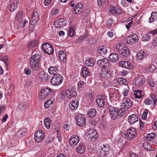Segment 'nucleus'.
<instances>
[{
    "mask_svg": "<svg viewBox=\"0 0 157 157\" xmlns=\"http://www.w3.org/2000/svg\"><path fill=\"white\" fill-rule=\"evenodd\" d=\"M148 113V111L147 109H145L144 110V113L142 115V119H143L145 120L146 119Z\"/></svg>",
    "mask_w": 157,
    "mask_h": 157,
    "instance_id": "nucleus-55",
    "label": "nucleus"
},
{
    "mask_svg": "<svg viewBox=\"0 0 157 157\" xmlns=\"http://www.w3.org/2000/svg\"><path fill=\"white\" fill-rule=\"evenodd\" d=\"M75 33V31L74 29V26L71 25L69 28L68 35L70 37H71L73 36Z\"/></svg>",
    "mask_w": 157,
    "mask_h": 157,
    "instance_id": "nucleus-41",
    "label": "nucleus"
},
{
    "mask_svg": "<svg viewBox=\"0 0 157 157\" xmlns=\"http://www.w3.org/2000/svg\"><path fill=\"white\" fill-rule=\"evenodd\" d=\"M123 47H124V46H122L121 44L120 43L118 44L117 45L116 47L119 53L123 49Z\"/></svg>",
    "mask_w": 157,
    "mask_h": 157,
    "instance_id": "nucleus-50",
    "label": "nucleus"
},
{
    "mask_svg": "<svg viewBox=\"0 0 157 157\" xmlns=\"http://www.w3.org/2000/svg\"><path fill=\"white\" fill-rule=\"evenodd\" d=\"M100 75L105 79L110 78L111 77V72L108 69H102L100 73Z\"/></svg>",
    "mask_w": 157,
    "mask_h": 157,
    "instance_id": "nucleus-13",
    "label": "nucleus"
},
{
    "mask_svg": "<svg viewBox=\"0 0 157 157\" xmlns=\"http://www.w3.org/2000/svg\"><path fill=\"white\" fill-rule=\"evenodd\" d=\"M97 137V132L95 130L91 129L88 131V137L90 140L92 142H94Z\"/></svg>",
    "mask_w": 157,
    "mask_h": 157,
    "instance_id": "nucleus-8",
    "label": "nucleus"
},
{
    "mask_svg": "<svg viewBox=\"0 0 157 157\" xmlns=\"http://www.w3.org/2000/svg\"><path fill=\"white\" fill-rule=\"evenodd\" d=\"M37 44V41L34 40L29 43L28 45V48L30 49L35 48H36Z\"/></svg>",
    "mask_w": 157,
    "mask_h": 157,
    "instance_id": "nucleus-40",
    "label": "nucleus"
},
{
    "mask_svg": "<svg viewBox=\"0 0 157 157\" xmlns=\"http://www.w3.org/2000/svg\"><path fill=\"white\" fill-rule=\"evenodd\" d=\"M42 49L44 53L50 55L53 53L54 52L53 46L48 42H45L43 44Z\"/></svg>",
    "mask_w": 157,
    "mask_h": 157,
    "instance_id": "nucleus-4",
    "label": "nucleus"
},
{
    "mask_svg": "<svg viewBox=\"0 0 157 157\" xmlns=\"http://www.w3.org/2000/svg\"><path fill=\"white\" fill-rule=\"evenodd\" d=\"M44 123L47 128L49 129L50 128V125L51 124V121L49 117H47L45 118Z\"/></svg>",
    "mask_w": 157,
    "mask_h": 157,
    "instance_id": "nucleus-37",
    "label": "nucleus"
},
{
    "mask_svg": "<svg viewBox=\"0 0 157 157\" xmlns=\"http://www.w3.org/2000/svg\"><path fill=\"white\" fill-rule=\"evenodd\" d=\"M83 5L81 3L78 4L75 6L74 10V13L79 14L82 12L83 10Z\"/></svg>",
    "mask_w": 157,
    "mask_h": 157,
    "instance_id": "nucleus-24",
    "label": "nucleus"
},
{
    "mask_svg": "<svg viewBox=\"0 0 157 157\" xmlns=\"http://www.w3.org/2000/svg\"><path fill=\"white\" fill-rule=\"evenodd\" d=\"M59 58L63 63L66 62L67 61L66 55H65V56L61 55V56H59Z\"/></svg>",
    "mask_w": 157,
    "mask_h": 157,
    "instance_id": "nucleus-57",
    "label": "nucleus"
},
{
    "mask_svg": "<svg viewBox=\"0 0 157 157\" xmlns=\"http://www.w3.org/2000/svg\"><path fill=\"white\" fill-rule=\"evenodd\" d=\"M78 102L77 100L72 101L70 102L69 105L70 108L72 110H75L78 107Z\"/></svg>",
    "mask_w": 157,
    "mask_h": 157,
    "instance_id": "nucleus-29",
    "label": "nucleus"
},
{
    "mask_svg": "<svg viewBox=\"0 0 157 157\" xmlns=\"http://www.w3.org/2000/svg\"><path fill=\"white\" fill-rule=\"evenodd\" d=\"M78 137L76 135L72 136L69 139L68 143L71 146H75L79 142Z\"/></svg>",
    "mask_w": 157,
    "mask_h": 157,
    "instance_id": "nucleus-12",
    "label": "nucleus"
},
{
    "mask_svg": "<svg viewBox=\"0 0 157 157\" xmlns=\"http://www.w3.org/2000/svg\"><path fill=\"white\" fill-rule=\"evenodd\" d=\"M138 40L137 36L134 33L131 34L127 37V42L128 44L132 45L137 42Z\"/></svg>",
    "mask_w": 157,
    "mask_h": 157,
    "instance_id": "nucleus-6",
    "label": "nucleus"
},
{
    "mask_svg": "<svg viewBox=\"0 0 157 157\" xmlns=\"http://www.w3.org/2000/svg\"><path fill=\"white\" fill-rule=\"evenodd\" d=\"M119 65L121 67H126L127 68L129 69H132L133 67V66L131 65L130 63L127 61H121L119 63Z\"/></svg>",
    "mask_w": 157,
    "mask_h": 157,
    "instance_id": "nucleus-23",
    "label": "nucleus"
},
{
    "mask_svg": "<svg viewBox=\"0 0 157 157\" xmlns=\"http://www.w3.org/2000/svg\"><path fill=\"white\" fill-rule=\"evenodd\" d=\"M88 33H86L82 36H80V39L82 40L86 39V38L88 36Z\"/></svg>",
    "mask_w": 157,
    "mask_h": 157,
    "instance_id": "nucleus-61",
    "label": "nucleus"
},
{
    "mask_svg": "<svg viewBox=\"0 0 157 157\" xmlns=\"http://www.w3.org/2000/svg\"><path fill=\"white\" fill-rule=\"evenodd\" d=\"M59 10L56 8H52L51 10V13L52 15H55L58 13Z\"/></svg>",
    "mask_w": 157,
    "mask_h": 157,
    "instance_id": "nucleus-54",
    "label": "nucleus"
},
{
    "mask_svg": "<svg viewBox=\"0 0 157 157\" xmlns=\"http://www.w3.org/2000/svg\"><path fill=\"white\" fill-rule=\"evenodd\" d=\"M86 41L87 43H89V44L91 45H93L96 43L95 39L93 38H90L89 39H86Z\"/></svg>",
    "mask_w": 157,
    "mask_h": 157,
    "instance_id": "nucleus-42",
    "label": "nucleus"
},
{
    "mask_svg": "<svg viewBox=\"0 0 157 157\" xmlns=\"http://www.w3.org/2000/svg\"><path fill=\"white\" fill-rule=\"evenodd\" d=\"M152 100L148 98L146 99L144 101V103L146 105H149L152 103Z\"/></svg>",
    "mask_w": 157,
    "mask_h": 157,
    "instance_id": "nucleus-58",
    "label": "nucleus"
},
{
    "mask_svg": "<svg viewBox=\"0 0 157 157\" xmlns=\"http://www.w3.org/2000/svg\"><path fill=\"white\" fill-rule=\"evenodd\" d=\"M95 63L94 60L92 58H87L85 62L86 65L89 67L93 66Z\"/></svg>",
    "mask_w": 157,
    "mask_h": 157,
    "instance_id": "nucleus-31",
    "label": "nucleus"
},
{
    "mask_svg": "<svg viewBox=\"0 0 157 157\" xmlns=\"http://www.w3.org/2000/svg\"><path fill=\"white\" fill-rule=\"evenodd\" d=\"M67 23V21L64 19H60L58 20L56 23H55V27L58 28L63 27L66 25Z\"/></svg>",
    "mask_w": 157,
    "mask_h": 157,
    "instance_id": "nucleus-18",
    "label": "nucleus"
},
{
    "mask_svg": "<svg viewBox=\"0 0 157 157\" xmlns=\"http://www.w3.org/2000/svg\"><path fill=\"white\" fill-rule=\"evenodd\" d=\"M109 59L113 63L116 62L118 60V55L115 53H113L109 55Z\"/></svg>",
    "mask_w": 157,
    "mask_h": 157,
    "instance_id": "nucleus-28",
    "label": "nucleus"
},
{
    "mask_svg": "<svg viewBox=\"0 0 157 157\" xmlns=\"http://www.w3.org/2000/svg\"><path fill=\"white\" fill-rule=\"evenodd\" d=\"M108 109L110 112V114L112 116V119L113 120H115L116 119V110L117 109L111 105H109Z\"/></svg>",
    "mask_w": 157,
    "mask_h": 157,
    "instance_id": "nucleus-20",
    "label": "nucleus"
},
{
    "mask_svg": "<svg viewBox=\"0 0 157 157\" xmlns=\"http://www.w3.org/2000/svg\"><path fill=\"white\" fill-rule=\"evenodd\" d=\"M132 106V101L129 98H125L122 100L121 103L122 108L127 109L131 107Z\"/></svg>",
    "mask_w": 157,
    "mask_h": 157,
    "instance_id": "nucleus-10",
    "label": "nucleus"
},
{
    "mask_svg": "<svg viewBox=\"0 0 157 157\" xmlns=\"http://www.w3.org/2000/svg\"><path fill=\"white\" fill-rule=\"evenodd\" d=\"M105 0H97L98 4L99 6H102L104 4Z\"/></svg>",
    "mask_w": 157,
    "mask_h": 157,
    "instance_id": "nucleus-62",
    "label": "nucleus"
},
{
    "mask_svg": "<svg viewBox=\"0 0 157 157\" xmlns=\"http://www.w3.org/2000/svg\"><path fill=\"white\" fill-rule=\"evenodd\" d=\"M45 133L42 130L37 131L35 134L34 139L37 142H41L44 138Z\"/></svg>",
    "mask_w": 157,
    "mask_h": 157,
    "instance_id": "nucleus-7",
    "label": "nucleus"
},
{
    "mask_svg": "<svg viewBox=\"0 0 157 157\" xmlns=\"http://www.w3.org/2000/svg\"><path fill=\"white\" fill-rule=\"evenodd\" d=\"M38 21H36L34 18L32 19V21L30 22V25L33 26H35Z\"/></svg>",
    "mask_w": 157,
    "mask_h": 157,
    "instance_id": "nucleus-60",
    "label": "nucleus"
},
{
    "mask_svg": "<svg viewBox=\"0 0 157 157\" xmlns=\"http://www.w3.org/2000/svg\"><path fill=\"white\" fill-rule=\"evenodd\" d=\"M125 109L122 108H120L116 110V118L118 116L121 117L124 114L125 111Z\"/></svg>",
    "mask_w": 157,
    "mask_h": 157,
    "instance_id": "nucleus-36",
    "label": "nucleus"
},
{
    "mask_svg": "<svg viewBox=\"0 0 157 157\" xmlns=\"http://www.w3.org/2000/svg\"><path fill=\"white\" fill-rule=\"evenodd\" d=\"M150 99L152 100V102L155 104L157 100L156 96L154 94L151 95V99Z\"/></svg>",
    "mask_w": 157,
    "mask_h": 157,
    "instance_id": "nucleus-53",
    "label": "nucleus"
},
{
    "mask_svg": "<svg viewBox=\"0 0 157 157\" xmlns=\"http://www.w3.org/2000/svg\"><path fill=\"white\" fill-rule=\"evenodd\" d=\"M52 0H44V4L45 6H48L51 3Z\"/></svg>",
    "mask_w": 157,
    "mask_h": 157,
    "instance_id": "nucleus-56",
    "label": "nucleus"
},
{
    "mask_svg": "<svg viewBox=\"0 0 157 157\" xmlns=\"http://www.w3.org/2000/svg\"><path fill=\"white\" fill-rule=\"evenodd\" d=\"M75 118L77 121V124L78 126H83L85 125L86 119L84 115L78 113L75 115Z\"/></svg>",
    "mask_w": 157,
    "mask_h": 157,
    "instance_id": "nucleus-3",
    "label": "nucleus"
},
{
    "mask_svg": "<svg viewBox=\"0 0 157 157\" xmlns=\"http://www.w3.org/2000/svg\"><path fill=\"white\" fill-rule=\"evenodd\" d=\"M96 114V110L94 108H90L88 111L87 115L90 118H93Z\"/></svg>",
    "mask_w": 157,
    "mask_h": 157,
    "instance_id": "nucleus-35",
    "label": "nucleus"
},
{
    "mask_svg": "<svg viewBox=\"0 0 157 157\" xmlns=\"http://www.w3.org/2000/svg\"><path fill=\"white\" fill-rule=\"evenodd\" d=\"M148 68L149 71L151 72H152L155 69V66L153 64L150 65Z\"/></svg>",
    "mask_w": 157,
    "mask_h": 157,
    "instance_id": "nucleus-63",
    "label": "nucleus"
},
{
    "mask_svg": "<svg viewBox=\"0 0 157 157\" xmlns=\"http://www.w3.org/2000/svg\"><path fill=\"white\" fill-rule=\"evenodd\" d=\"M116 81L117 83L120 84L126 85L127 84L126 80L123 78H117Z\"/></svg>",
    "mask_w": 157,
    "mask_h": 157,
    "instance_id": "nucleus-39",
    "label": "nucleus"
},
{
    "mask_svg": "<svg viewBox=\"0 0 157 157\" xmlns=\"http://www.w3.org/2000/svg\"><path fill=\"white\" fill-rule=\"evenodd\" d=\"M142 90H137L135 91V92L134 94V96L135 98H140L142 96L141 93Z\"/></svg>",
    "mask_w": 157,
    "mask_h": 157,
    "instance_id": "nucleus-44",
    "label": "nucleus"
},
{
    "mask_svg": "<svg viewBox=\"0 0 157 157\" xmlns=\"http://www.w3.org/2000/svg\"><path fill=\"white\" fill-rule=\"evenodd\" d=\"M128 140H131L137 136L136 130L134 128H130L127 131Z\"/></svg>",
    "mask_w": 157,
    "mask_h": 157,
    "instance_id": "nucleus-9",
    "label": "nucleus"
},
{
    "mask_svg": "<svg viewBox=\"0 0 157 157\" xmlns=\"http://www.w3.org/2000/svg\"><path fill=\"white\" fill-rule=\"evenodd\" d=\"M18 0H11L10 1V12H13L17 8L18 5Z\"/></svg>",
    "mask_w": 157,
    "mask_h": 157,
    "instance_id": "nucleus-21",
    "label": "nucleus"
},
{
    "mask_svg": "<svg viewBox=\"0 0 157 157\" xmlns=\"http://www.w3.org/2000/svg\"><path fill=\"white\" fill-rule=\"evenodd\" d=\"M63 78L59 74L54 75L51 79V83L52 85L58 86L62 82Z\"/></svg>",
    "mask_w": 157,
    "mask_h": 157,
    "instance_id": "nucleus-2",
    "label": "nucleus"
},
{
    "mask_svg": "<svg viewBox=\"0 0 157 157\" xmlns=\"http://www.w3.org/2000/svg\"><path fill=\"white\" fill-rule=\"evenodd\" d=\"M109 12L113 15L120 14L122 13L121 8L117 6L114 7L110 6L108 9Z\"/></svg>",
    "mask_w": 157,
    "mask_h": 157,
    "instance_id": "nucleus-11",
    "label": "nucleus"
},
{
    "mask_svg": "<svg viewBox=\"0 0 157 157\" xmlns=\"http://www.w3.org/2000/svg\"><path fill=\"white\" fill-rule=\"evenodd\" d=\"M156 136V134L153 133L147 134V139L148 140H153Z\"/></svg>",
    "mask_w": 157,
    "mask_h": 157,
    "instance_id": "nucleus-46",
    "label": "nucleus"
},
{
    "mask_svg": "<svg viewBox=\"0 0 157 157\" xmlns=\"http://www.w3.org/2000/svg\"><path fill=\"white\" fill-rule=\"evenodd\" d=\"M138 120V117L135 114L130 116L128 118V121L131 124H133Z\"/></svg>",
    "mask_w": 157,
    "mask_h": 157,
    "instance_id": "nucleus-27",
    "label": "nucleus"
},
{
    "mask_svg": "<svg viewBox=\"0 0 157 157\" xmlns=\"http://www.w3.org/2000/svg\"><path fill=\"white\" fill-rule=\"evenodd\" d=\"M66 95L68 98H71L77 95L76 92L73 88L68 89L66 91Z\"/></svg>",
    "mask_w": 157,
    "mask_h": 157,
    "instance_id": "nucleus-22",
    "label": "nucleus"
},
{
    "mask_svg": "<svg viewBox=\"0 0 157 157\" xmlns=\"http://www.w3.org/2000/svg\"><path fill=\"white\" fill-rule=\"evenodd\" d=\"M57 131V137L58 140L59 141V142H60L62 140L60 132H58Z\"/></svg>",
    "mask_w": 157,
    "mask_h": 157,
    "instance_id": "nucleus-64",
    "label": "nucleus"
},
{
    "mask_svg": "<svg viewBox=\"0 0 157 157\" xmlns=\"http://www.w3.org/2000/svg\"><path fill=\"white\" fill-rule=\"evenodd\" d=\"M55 98L53 97L50 98L47 100L44 103V106L45 108H48L50 105L53 104L55 101Z\"/></svg>",
    "mask_w": 157,
    "mask_h": 157,
    "instance_id": "nucleus-33",
    "label": "nucleus"
},
{
    "mask_svg": "<svg viewBox=\"0 0 157 157\" xmlns=\"http://www.w3.org/2000/svg\"><path fill=\"white\" fill-rule=\"evenodd\" d=\"M41 56V54L40 52L32 53L29 62L31 67L33 70L37 71L39 70V64L40 62Z\"/></svg>",
    "mask_w": 157,
    "mask_h": 157,
    "instance_id": "nucleus-1",
    "label": "nucleus"
},
{
    "mask_svg": "<svg viewBox=\"0 0 157 157\" xmlns=\"http://www.w3.org/2000/svg\"><path fill=\"white\" fill-rule=\"evenodd\" d=\"M148 56V54L145 52L141 50L137 54L136 59L139 60H142L144 59H147Z\"/></svg>",
    "mask_w": 157,
    "mask_h": 157,
    "instance_id": "nucleus-16",
    "label": "nucleus"
},
{
    "mask_svg": "<svg viewBox=\"0 0 157 157\" xmlns=\"http://www.w3.org/2000/svg\"><path fill=\"white\" fill-rule=\"evenodd\" d=\"M144 82V80L142 78H137L136 80V83H138L140 85H142Z\"/></svg>",
    "mask_w": 157,
    "mask_h": 157,
    "instance_id": "nucleus-48",
    "label": "nucleus"
},
{
    "mask_svg": "<svg viewBox=\"0 0 157 157\" xmlns=\"http://www.w3.org/2000/svg\"><path fill=\"white\" fill-rule=\"evenodd\" d=\"M35 19L36 21H39V17L38 14V13L37 11L35 10L34 11L33 13V14L32 16V19Z\"/></svg>",
    "mask_w": 157,
    "mask_h": 157,
    "instance_id": "nucleus-43",
    "label": "nucleus"
},
{
    "mask_svg": "<svg viewBox=\"0 0 157 157\" xmlns=\"http://www.w3.org/2000/svg\"><path fill=\"white\" fill-rule=\"evenodd\" d=\"M143 146L144 148L147 150H150L151 149V146L150 144L147 142H144L143 144Z\"/></svg>",
    "mask_w": 157,
    "mask_h": 157,
    "instance_id": "nucleus-47",
    "label": "nucleus"
},
{
    "mask_svg": "<svg viewBox=\"0 0 157 157\" xmlns=\"http://www.w3.org/2000/svg\"><path fill=\"white\" fill-rule=\"evenodd\" d=\"M26 107V103L25 102L21 103L18 106V108L19 109L22 110L25 109Z\"/></svg>",
    "mask_w": 157,
    "mask_h": 157,
    "instance_id": "nucleus-51",
    "label": "nucleus"
},
{
    "mask_svg": "<svg viewBox=\"0 0 157 157\" xmlns=\"http://www.w3.org/2000/svg\"><path fill=\"white\" fill-rule=\"evenodd\" d=\"M52 93L51 89L49 88H43L41 90L40 94L39 96V98L42 99L45 98Z\"/></svg>",
    "mask_w": 157,
    "mask_h": 157,
    "instance_id": "nucleus-5",
    "label": "nucleus"
},
{
    "mask_svg": "<svg viewBox=\"0 0 157 157\" xmlns=\"http://www.w3.org/2000/svg\"><path fill=\"white\" fill-rule=\"evenodd\" d=\"M102 153H103L101 157H104L105 156H107L110 149L109 147L108 144L103 145L101 147Z\"/></svg>",
    "mask_w": 157,
    "mask_h": 157,
    "instance_id": "nucleus-17",
    "label": "nucleus"
},
{
    "mask_svg": "<svg viewBox=\"0 0 157 157\" xmlns=\"http://www.w3.org/2000/svg\"><path fill=\"white\" fill-rule=\"evenodd\" d=\"M157 19V13L156 12H152L151 14V16L149 18V22L150 23L156 20Z\"/></svg>",
    "mask_w": 157,
    "mask_h": 157,
    "instance_id": "nucleus-38",
    "label": "nucleus"
},
{
    "mask_svg": "<svg viewBox=\"0 0 157 157\" xmlns=\"http://www.w3.org/2000/svg\"><path fill=\"white\" fill-rule=\"evenodd\" d=\"M97 63L98 65L101 67L104 68L105 67H108L109 65L108 59L105 58L98 59Z\"/></svg>",
    "mask_w": 157,
    "mask_h": 157,
    "instance_id": "nucleus-15",
    "label": "nucleus"
},
{
    "mask_svg": "<svg viewBox=\"0 0 157 157\" xmlns=\"http://www.w3.org/2000/svg\"><path fill=\"white\" fill-rule=\"evenodd\" d=\"M49 73L51 74L55 75H57L59 71L58 67L57 66H52L50 67L48 69Z\"/></svg>",
    "mask_w": 157,
    "mask_h": 157,
    "instance_id": "nucleus-25",
    "label": "nucleus"
},
{
    "mask_svg": "<svg viewBox=\"0 0 157 157\" xmlns=\"http://www.w3.org/2000/svg\"><path fill=\"white\" fill-rule=\"evenodd\" d=\"M97 51L98 53L101 55H105L107 52V48L103 45H99L97 48Z\"/></svg>",
    "mask_w": 157,
    "mask_h": 157,
    "instance_id": "nucleus-30",
    "label": "nucleus"
},
{
    "mask_svg": "<svg viewBox=\"0 0 157 157\" xmlns=\"http://www.w3.org/2000/svg\"><path fill=\"white\" fill-rule=\"evenodd\" d=\"M39 77L40 79L43 82L46 81L50 78V76L44 71H42L39 72Z\"/></svg>",
    "mask_w": 157,
    "mask_h": 157,
    "instance_id": "nucleus-19",
    "label": "nucleus"
},
{
    "mask_svg": "<svg viewBox=\"0 0 157 157\" xmlns=\"http://www.w3.org/2000/svg\"><path fill=\"white\" fill-rule=\"evenodd\" d=\"M78 89L80 88H82L84 86V81L80 80L78 82Z\"/></svg>",
    "mask_w": 157,
    "mask_h": 157,
    "instance_id": "nucleus-52",
    "label": "nucleus"
},
{
    "mask_svg": "<svg viewBox=\"0 0 157 157\" xmlns=\"http://www.w3.org/2000/svg\"><path fill=\"white\" fill-rule=\"evenodd\" d=\"M81 73L84 78L90 75V74L89 68L86 66H83L82 68Z\"/></svg>",
    "mask_w": 157,
    "mask_h": 157,
    "instance_id": "nucleus-26",
    "label": "nucleus"
},
{
    "mask_svg": "<svg viewBox=\"0 0 157 157\" xmlns=\"http://www.w3.org/2000/svg\"><path fill=\"white\" fill-rule=\"evenodd\" d=\"M77 153L79 154H82L85 151V145L83 143H80L78 146L76 148Z\"/></svg>",
    "mask_w": 157,
    "mask_h": 157,
    "instance_id": "nucleus-32",
    "label": "nucleus"
},
{
    "mask_svg": "<svg viewBox=\"0 0 157 157\" xmlns=\"http://www.w3.org/2000/svg\"><path fill=\"white\" fill-rule=\"evenodd\" d=\"M151 36L149 33L144 35L142 38L143 40L145 42L148 41L151 38Z\"/></svg>",
    "mask_w": 157,
    "mask_h": 157,
    "instance_id": "nucleus-45",
    "label": "nucleus"
},
{
    "mask_svg": "<svg viewBox=\"0 0 157 157\" xmlns=\"http://www.w3.org/2000/svg\"><path fill=\"white\" fill-rule=\"evenodd\" d=\"M25 73L27 75L31 74V70L29 68H26L24 70Z\"/></svg>",
    "mask_w": 157,
    "mask_h": 157,
    "instance_id": "nucleus-59",
    "label": "nucleus"
},
{
    "mask_svg": "<svg viewBox=\"0 0 157 157\" xmlns=\"http://www.w3.org/2000/svg\"><path fill=\"white\" fill-rule=\"evenodd\" d=\"M105 96L102 95H98L97 96V98L96 102L98 105L100 107H102L105 105Z\"/></svg>",
    "mask_w": 157,
    "mask_h": 157,
    "instance_id": "nucleus-14",
    "label": "nucleus"
},
{
    "mask_svg": "<svg viewBox=\"0 0 157 157\" xmlns=\"http://www.w3.org/2000/svg\"><path fill=\"white\" fill-rule=\"evenodd\" d=\"M121 51L119 53L122 56L127 57L130 54L129 49L127 47H123Z\"/></svg>",
    "mask_w": 157,
    "mask_h": 157,
    "instance_id": "nucleus-34",
    "label": "nucleus"
},
{
    "mask_svg": "<svg viewBox=\"0 0 157 157\" xmlns=\"http://www.w3.org/2000/svg\"><path fill=\"white\" fill-rule=\"evenodd\" d=\"M26 130L24 129L19 130L17 132V134L19 136H21L25 135Z\"/></svg>",
    "mask_w": 157,
    "mask_h": 157,
    "instance_id": "nucleus-49",
    "label": "nucleus"
}]
</instances>
